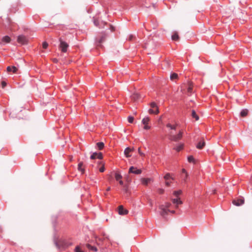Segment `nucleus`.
Listing matches in <instances>:
<instances>
[{
    "instance_id": "nucleus-1",
    "label": "nucleus",
    "mask_w": 252,
    "mask_h": 252,
    "mask_svg": "<svg viewBox=\"0 0 252 252\" xmlns=\"http://www.w3.org/2000/svg\"><path fill=\"white\" fill-rule=\"evenodd\" d=\"M150 106L152 108L149 110L150 114H158L159 113L158 108L155 102H152L150 104Z\"/></svg>"
},
{
    "instance_id": "nucleus-2",
    "label": "nucleus",
    "mask_w": 252,
    "mask_h": 252,
    "mask_svg": "<svg viewBox=\"0 0 252 252\" xmlns=\"http://www.w3.org/2000/svg\"><path fill=\"white\" fill-rule=\"evenodd\" d=\"M159 209L160 210V215L164 218H165L166 216L167 215L168 213L170 212V210L166 208L163 205H159Z\"/></svg>"
},
{
    "instance_id": "nucleus-3",
    "label": "nucleus",
    "mask_w": 252,
    "mask_h": 252,
    "mask_svg": "<svg viewBox=\"0 0 252 252\" xmlns=\"http://www.w3.org/2000/svg\"><path fill=\"white\" fill-rule=\"evenodd\" d=\"M183 136V132L180 131L179 133L177 135H172V133H170V135L169 136V139L174 141H177L181 139Z\"/></svg>"
},
{
    "instance_id": "nucleus-4",
    "label": "nucleus",
    "mask_w": 252,
    "mask_h": 252,
    "mask_svg": "<svg viewBox=\"0 0 252 252\" xmlns=\"http://www.w3.org/2000/svg\"><path fill=\"white\" fill-rule=\"evenodd\" d=\"M17 42L22 45L27 44L28 43V39L23 35H20L17 37Z\"/></svg>"
},
{
    "instance_id": "nucleus-5",
    "label": "nucleus",
    "mask_w": 252,
    "mask_h": 252,
    "mask_svg": "<svg viewBox=\"0 0 252 252\" xmlns=\"http://www.w3.org/2000/svg\"><path fill=\"white\" fill-rule=\"evenodd\" d=\"M60 44L59 47L61 49V51L63 52H66L68 47V44L66 42L63 41L61 39H60Z\"/></svg>"
},
{
    "instance_id": "nucleus-6",
    "label": "nucleus",
    "mask_w": 252,
    "mask_h": 252,
    "mask_svg": "<svg viewBox=\"0 0 252 252\" xmlns=\"http://www.w3.org/2000/svg\"><path fill=\"white\" fill-rule=\"evenodd\" d=\"M142 173L141 169H138L134 166H131L129 169V173H134L135 174H140Z\"/></svg>"
},
{
    "instance_id": "nucleus-7",
    "label": "nucleus",
    "mask_w": 252,
    "mask_h": 252,
    "mask_svg": "<svg viewBox=\"0 0 252 252\" xmlns=\"http://www.w3.org/2000/svg\"><path fill=\"white\" fill-rule=\"evenodd\" d=\"M150 121V118L149 117L144 118L142 121V123L143 125H144V128L145 129H150V126H148V123Z\"/></svg>"
},
{
    "instance_id": "nucleus-8",
    "label": "nucleus",
    "mask_w": 252,
    "mask_h": 252,
    "mask_svg": "<svg viewBox=\"0 0 252 252\" xmlns=\"http://www.w3.org/2000/svg\"><path fill=\"white\" fill-rule=\"evenodd\" d=\"M128 210L125 209L122 205L118 207V213L120 215H126L128 214Z\"/></svg>"
},
{
    "instance_id": "nucleus-9",
    "label": "nucleus",
    "mask_w": 252,
    "mask_h": 252,
    "mask_svg": "<svg viewBox=\"0 0 252 252\" xmlns=\"http://www.w3.org/2000/svg\"><path fill=\"white\" fill-rule=\"evenodd\" d=\"M134 150V148H130L129 147H127L126 148L124 151V154L126 158H129L131 156L130 153Z\"/></svg>"
},
{
    "instance_id": "nucleus-10",
    "label": "nucleus",
    "mask_w": 252,
    "mask_h": 252,
    "mask_svg": "<svg viewBox=\"0 0 252 252\" xmlns=\"http://www.w3.org/2000/svg\"><path fill=\"white\" fill-rule=\"evenodd\" d=\"M96 158L102 159L103 158L102 154L101 153H94L91 156V158L92 159H95Z\"/></svg>"
},
{
    "instance_id": "nucleus-11",
    "label": "nucleus",
    "mask_w": 252,
    "mask_h": 252,
    "mask_svg": "<svg viewBox=\"0 0 252 252\" xmlns=\"http://www.w3.org/2000/svg\"><path fill=\"white\" fill-rule=\"evenodd\" d=\"M244 203V199H238L237 200H234L233 201V204L236 206H239L243 204Z\"/></svg>"
},
{
    "instance_id": "nucleus-12",
    "label": "nucleus",
    "mask_w": 252,
    "mask_h": 252,
    "mask_svg": "<svg viewBox=\"0 0 252 252\" xmlns=\"http://www.w3.org/2000/svg\"><path fill=\"white\" fill-rule=\"evenodd\" d=\"M172 202L175 204L176 208H177L178 207L179 204H182V201L180 200V198H176V199H172Z\"/></svg>"
},
{
    "instance_id": "nucleus-13",
    "label": "nucleus",
    "mask_w": 252,
    "mask_h": 252,
    "mask_svg": "<svg viewBox=\"0 0 252 252\" xmlns=\"http://www.w3.org/2000/svg\"><path fill=\"white\" fill-rule=\"evenodd\" d=\"M122 178V176L121 174L119 173H116L115 174V179L117 181H118L119 182V183L120 185H123V181L121 180Z\"/></svg>"
},
{
    "instance_id": "nucleus-14",
    "label": "nucleus",
    "mask_w": 252,
    "mask_h": 252,
    "mask_svg": "<svg viewBox=\"0 0 252 252\" xmlns=\"http://www.w3.org/2000/svg\"><path fill=\"white\" fill-rule=\"evenodd\" d=\"M205 145V142L204 140L203 139L198 143V144L196 145V147L199 149H201L204 147Z\"/></svg>"
},
{
    "instance_id": "nucleus-15",
    "label": "nucleus",
    "mask_w": 252,
    "mask_h": 252,
    "mask_svg": "<svg viewBox=\"0 0 252 252\" xmlns=\"http://www.w3.org/2000/svg\"><path fill=\"white\" fill-rule=\"evenodd\" d=\"M140 98V95L138 93H134L131 95V99L134 101H137L138 100H139Z\"/></svg>"
},
{
    "instance_id": "nucleus-16",
    "label": "nucleus",
    "mask_w": 252,
    "mask_h": 252,
    "mask_svg": "<svg viewBox=\"0 0 252 252\" xmlns=\"http://www.w3.org/2000/svg\"><path fill=\"white\" fill-rule=\"evenodd\" d=\"M151 181V179L150 178H142L141 179V182L142 184L144 185H148V184Z\"/></svg>"
},
{
    "instance_id": "nucleus-17",
    "label": "nucleus",
    "mask_w": 252,
    "mask_h": 252,
    "mask_svg": "<svg viewBox=\"0 0 252 252\" xmlns=\"http://www.w3.org/2000/svg\"><path fill=\"white\" fill-rule=\"evenodd\" d=\"M17 70H18L17 68L14 66H13L12 67L8 66L7 67V71L8 72L12 71L13 73H15Z\"/></svg>"
},
{
    "instance_id": "nucleus-18",
    "label": "nucleus",
    "mask_w": 252,
    "mask_h": 252,
    "mask_svg": "<svg viewBox=\"0 0 252 252\" xmlns=\"http://www.w3.org/2000/svg\"><path fill=\"white\" fill-rule=\"evenodd\" d=\"M10 40V38L8 36H5L2 38V42L6 43H9Z\"/></svg>"
},
{
    "instance_id": "nucleus-19",
    "label": "nucleus",
    "mask_w": 252,
    "mask_h": 252,
    "mask_svg": "<svg viewBox=\"0 0 252 252\" xmlns=\"http://www.w3.org/2000/svg\"><path fill=\"white\" fill-rule=\"evenodd\" d=\"M179 39V35L177 32H175L172 35V39L173 40H178Z\"/></svg>"
},
{
    "instance_id": "nucleus-20",
    "label": "nucleus",
    "mask_w": 252,
    "mask_h": 252,
    "mask_svg": "<svg viewBox=\"0 0 252 252\" xmlns=\"http://www.w3.org/2000/svg\"><path fill=\"white\" fill-rule=\"evenodd\" d=\"M83 165V162H79L78 165V170L79 171H81L82 173H83L84 172V169L82 168Z\"/></svg>"
},
{
    "instance_id": "nucleus-21",
    "label": "nucleus",
    "mask_w": 252,
    "mask_h": 252,
    "mask_svg": "<svg viewBox=\"0 0 252 252\" xmlns=\"http://www.w3.org/2000/svg\"><path fill=\"white\" fill-rule=\"evenodd\" d=\"M87 247L90 250L94 252H97V250L96 247L91 246L90 244L86 245Z\"/></svg>"
},
{
    "instance_id": "nucleus-22",
    "label": "nucleus",
    "mask_w": 252,
    "mask_h": 252,
    "mask_svg": "<svg viewBox=\"0 0 252 252\" xmlns=\"http://www.w3.org/2000/svg\"><path fill=\"white\" fill-rule=\"evenodd\" d=\"M192 86L191 83H189V86L188 88V93L190 94L192 93Z\"/></svg>"
},
{
    "instance_id": "nucleus-23",
    "label": "nucleus",
    "mask_w": 252,
    "mask_h": 252,
    "mask_svg": "<svg viewBox=\"0 0 252 252\" xmlns=\"http://www.w3.org/2000/svg\"><path fill=\"white\" fill-rule=\"evenodd\" d=\"M191 116L192 118H194L196 121H197L199 120V117L196 114L195 111L194 110H192L191 112Z\"/></svg>"
},
{
    "instance_id": "nucleus-24",
    "label": "nucleus",
    "mask_w": 252,
    "mask_h": 252,
    "mask_svg": "<svg viewBox=\"0 0 252 252\" xmlns=\"http://www.w3.org/2000/svg\"><path fill=\"white\" fill-rule=\"evenodd\" d=\"M248 113V110L247 109H243L241 111L240 115L242 117H245Z\"/></svg>"
},
{
    "instance_id": "nucleus-25",
    "label": "nucleus",
    "mask_w": 252,
    "mask_h": 252,
    "mask_svg": "<svg viewBox=\"0 0 252 252\" xmlns=\"http://www.w3.org/2000/svg\"><path fill=\"white\" fill-rule=\"evenodd\" d=\"M97 147L98 149L100 150H102L104 147V143L103 142H98L96 143Z\"/></svg>"
},
{
    "instance_id": "nucleus-26",
    "label": "nucleus",
    "mask_w": 252,
    "mask_h": 252,
    "mask_svg": "<svg viewBox=\"0 0 252 252\" xmlns=\"http://www.w3.org/2000/svg\"><path fill=\"white\" fill-rule=\"evenodd\" d=\"M177 78H178V74L177 73H173L170 75V79L172 80L176 79Z\"/></svg>"
},
{
    "instance_id": "nucleus-27",
    "label": "nucleus",
    "mask_w": 252,
    "mask_h": 252,
    "mask_svg": "<svg viewBox=\"0 0 252 252\" xmlns=\"http://www.w3.org/2000/svg\"><path fill=\"white\" fill-rule=\"evenodd\" d=\"M164 178L165 180H167L171 178L172 180H174L173 178H172L170 177V174L169 173H167L165 174V175L164 177Z\"/></svg>"
},
{
    "instance_id": "nucleus-28",
    "label": "nucleus",
    "mask_w": 252,
    "mask_h": 252,
    "mask_svg": "<svg viewBox=\"0 0 252 252\" xmlns=\"http://www.w3.org/2000/svg\"><path fill=\"white\" fill-rule=\"evenodd\" d=\"M104 40V37L102 36L101 38L98 40V44L97 45V46H101V43H102Z\"/></svg>"
},
{
    "instance_id": "nucleus-29",
    "label": "nucleus",
    "mask_w": 252,
    "mask_h": 252,
    "mask_svg": "<svg viewBox=\"0 0 252 252\" xmlns=\"http://www.w3.org/2000/svg\"><path fill=\"white\" fill-rule=\"evenodd\" d=\"M182 193V191L181 190H178V191H175L173 192V194L176 196L178 197L179 195H180Z\"/></svg>"
},
{
    "instance_id": "nucleus-30",
    "label": "nucleus",
    "mask_w": 252,
    "mask_h": 252,
    "mask_svg": "<svg viewBox=\"0 0 252 252\" xmlns=\"http://www.w3.org/2000/svg\"><path fill=\"white\" fill-rule=\"evenodd\" d=\"M166 126L172 129H176V126H172L170 124L168 123L166 125Z\"/></svg>"
},
{
    "instance_id": "nucleus-31",
    "label": "nucleus",
    "mask_w": 252,
    "mask_h": 252,
    "mask_svg": "<svg viewBox=\"0 0 252 252\" xmlns=\"http://www.w3.org/2000/svg\"><path fill=\"white\" fill-rule=\"evenodd\" d=\"M183 145H180L179 146H178L176 148H175V150L179 152L183 149Z\"/></svg>"
},
{
    "instance_id": "nucleus-32",
    "label": "nucleus",
    "mask_w": 252,
    "mask_h": 252,
    "mask_svg": "<svg viewBox=\"0 0 252 252\" xmlns=\"http://www.w3.org/2000/svg\"><path fill=\"white\" fill-rule=\"evenodd\" d=\"M134 120V118L132 116H129L128 117V121L130 123H132Z\"/></svg>"
},
{
    "instance_id": "nucleus-33",
    "label": "nucleus",
    "mask_w": 252,
    "mask_h": 252,
    "mask_svg": "<svg viewBox=\"0 0 252 252\" xmlns=\"http://www.w3.org/2000/svg\"><path fill=\"white\" fill-rule=\"evenodd\" d=\"M48 44L46 42H44L42 43V47L44 49H46L48 47Z\"/></svg>"
},
{
    "instance_id": "nucleus-34",
    "label": "nucleus",
    "mask_w": 252,
    "mask_h": 252,
    "mask_svg": "<svg viewBox=\"0 0 252 252\" xmlns=\"http://www.w3.org/2000/svg\"><path fill=\"white\" fill-rule=\"evenodd\" d=\"M138 153L141 156H142V157H144L145 156V154L141 152V149H140V148H139L138 149Z\"/></svg>"
},
{
    "instance_id": "nucleus-35",
    "label": "nucleus",
    "mask_w": 252,
    "mask_h": 252,
    "mask_svg": "<svg viewBox=\"0 0 252 252\" xmlns=\"http://www.w3.org/2000/svg\"><path fill=\"white\" fill-rule=\"evenodd\" d=\"M188 161L189 162H192L194 160V158L192 156H189L188 158Z\"/></svg>"
},
{
    "instance_id": "nucleus-36",
    "label": "nucleus",
    "mask_w": 252,
    "mask_h": 252,
    "mask_svg": "<svg viewBox=\"0 0 252 252\" xmlns=\"http://www.w3.org/2000/svg\"><path fill=\"white\" fill-rule=\"evenodd\" d=\"M164 205V206L166 207V208H167V209H169V208L170 207V206L171 205V203H169V202H166Z\"/></svg>"
},
{
    "instance_id": "nucleus-37",
    "label": "nucleus",
    "mask_w": 252,
    "mask_h": 252,
    "mask_svg": "<svg viewBox=\"0 0 252 252\" xmlns=\"http://www.w3.org/2000/svg\"><path fill=\"white\" fill-rule=\"evenodd\" d=\"M75 252H83L82 251L80 250V248L79 246H77L75 249Z\"/></svg>"
},
{
    "instance_id": "nucleus-38",
    "label": "nucleus",
    "mask_w": 252,
    "mask_h": 252,
    "mask_svg": "<svg viewBox=\"0 0 252 252\" xmlns=\"http://www.w3.org/2000/svg\"><path fill=\"white\" fill-rule=\"evenodd\" d=\"M94 25L96 26H98V25H99L98 20L97 19H94Z\"/></svg>"
},
{
    "instance_id": "nucleus-39",
    "label": "nucleus",
    "mask_w": 252,
    "mask_h": 252,
    "mask_svg": "<svg viewBox=\"0 0 252 252\" xmlns=\"http://www.w3.org/2000/svg\"><path fill=\"white\" fill-rule=\"evenodd\" d=\"M158 192L159 193V194H163L164 193V189H158Z\"/></svg>"
},
{
    "instance_id": "nucleus-40",
    "label": "nucleus",
    "mask_w": 252,
    "mask_h": 252,
    "mask_svg": "<svg viewBox=\"0 0 252 252\" xmlns=\"http://www.w3.org/2000/svg\"><path fill=\"white\" fill-rule=\"evenodd\" d=\"M182 172L183 173H185L186 174V177H188V174L186 170L185 169H183L182 170Z\"/></svg>"
},
{
    "instance_id": "nucleus-41",
    "label": "nucleus",
    "mask_w": 252,
    "mask_h": 252,
    "mask_svg": "<svg viewBox=\"0 0 252 252\" xmlns=\"http://www.w3.org/2000/svg\"><path fill=\"white\" fill-rule=\"evenodd\" d=\"M104 170H105V168L104 167V165H103L101 168H100L99 171L100 172H103L104 171Z\"/></svg>"
},
{
    "instance_id": "nucleus-42",
    "label": "nucleus",
    "mask_w": 252,
    "mask_h": 252,
    "mask_svg": "<svg viewBox=\"0 0 252 252\" xmlns=\"http://www.w3.org/2000/svg\"><path fill=\"white\" fill-rule=\"evenodd\" d=\"M6 85V83L4 81H2L1 82V86L3 88H4Z\"/></svg>"
},
{
    "instance_id": "nucleus-43",
    "label": "nucleus",
    "mask_w": 252,
    "mask_h": 252,
    "mask_svg": "<svg viewBox=\"0 0 252 252\" xmlns=\"http://www.w3.org/2000/svg\"><path fill=\"white\" fill-rule=\"evenodd\" d=\"M170 184V183L169 182L167 181L165 182V185L167 186H169Z\"/></svg>"
},
{
    "instance_id": "nucleus-44",
    "label": "nucleus",
    "mask_w": 252,
    "mask_h": 252,
    "mask_svg": "<svg viewBox=\"0 0 252 252\" xmlns=\"http://www.w3.org/2000/svg\"><path fill=\"white\" fill-rule=\"evenodd\" d=\"M53 61L54 62V63H57L58 62V60L56 58H54L53 59Z\"/></svg>"
},
{
    "instance_id": "nucleus-45",
    "label": "nucleus",
    "mask_w": 252,
    "mask_h": 252,
    "mask_svg": "<svg viewBox=\"0 0 252 252\" xmlns=\"http://www.w3.org/2000/svg\"><path fill=\"white\" fill-rule=\"evenodd\" d=\"M110 30L113 32L114 31V27H113L112 26H111V27H110Z\"/></svg>"
},
{
    "instance_id": "nucleus-46",
    "label": "nucleus",
    "mask_w": 252,
    "mask_h": 252,
    "mask_svg": "<svg viewBox=\"0 0 252 252\" xmlns=\"http://www.w3.org/2000/svg\"><path fill=\"white\" fill-rule=\"evenodd\" d=\"M132 38H133V35H130L129 37V40H131L132 39Z\"/></svg>"
},
{
    "instance_id": "nucleus-47",
    "label": "nucleus",
    "mask_w": 252,
    "mask_h": 252,
    "mask_svg": "<svg viewBox=\"0 0 252 252\" xmlns=\"http://www.w3.org/2000/svg\"><path fill=\"white\" fill-rule=\"evenodd\" d=\"M170 213H172V214H174L175 213V211H170Z\"/></svg>"
},
{
    "instance_id": "nucleus-48",
    "label": "nucleus",
    "mask_w": 252,
    "mask_h": 252,
    "mask_svg": "<svg viewBox=\"0 0 252 252\" xmlns=\"http://www.w3.org/2000/svg\"><path fill=\"white\" fill-rule=\"evenodd\" d=\"M187 178H188V177H186V176L185 175V178H184V181H185V182H186V180H187Z\"/></svg>"
},
{
    "instance_id": "nucleus-49",
    "label": "nucleus",
    "mask_w": 252,
    "mask_h": 252,
    "mask_svg": "<svg viewBox=\"0 0 252 252\" xmlns=\"http://www.w3.org/2000/svg\"><path fill=\"white\" fill-rule=\"evenodd\" d=\"M110 190V187H108V188L107 189H106V190H107V191H109Z\"/></svg>"
}]
</instances>
